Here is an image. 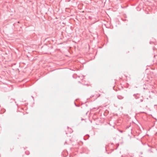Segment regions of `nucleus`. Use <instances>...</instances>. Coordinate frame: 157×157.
Returning <instances> with one entry per match:
<instances>
[{
    "instance_id": "f257e3e1",
    "label": "nucleus",
    "mask_w": 157,
    "mask_h": 157,
    "mask_svg": "<svg viewBox=\"0 0 157 157\" xmlns=\"http://www.w3.org/2000/svg\"><path fill=\"white\" fill-rule=\"evenodd\" d=\"M117 98L119 99H122L124 98V97L120 95L117 96Z\"/></svg>"
},
{
    "instance_id": "f03ea898",
    "label": "nucleus",
    "mask_w": 157,
    "mask_h": 157,
    "mask_svg": "<svg viewBox=\"0 0 157 157\" xmlns=\"http://www.w3.org/2000/svg\"><path fill=\"white\" fill-rule=\"evenodd\" d=\"M138 94H133V96L134 97H135V98H136V99H137L138 97H136V96L137 95H138Z\"/></svg>"
},
{
    "instance_id": "7ed1b4c3",
    "label": "nucleus",
    "mask_w": 157,
    "mask_h": 157,
    "mask_svg": "<svg viewBox=\"0 0 157 157\" xmlns=\"http://www.w3.org/2000/svg\"><path fill=\"white\" fill-rule=\"evenodd\" d=\"M143 101V100L142 99H140V101H139L138 102H142Z\"/></svg>"
},
{
    "instance_id": "20e7f679",
    "label": "nucleus",
    "mask_w": 157,
    "mask_h": 157,
    "mask_svg": "<svg viewBox=\"0 0 157 157\" xmlns=\"http://www.w3.org/2000/svg\"><path fill=\"white\" fill-rule=\"evenodd\" d=\"M25 153L27 154V155H29V152H25Z\"/></svg>"
},
{
    "instance_id": "39448f33",
    "label": "nucleus",
    "mask_w": 157,
    "mask_h": 157,
    "mask_svg": "<svg viewBox=\"0 0 157 157\" xmlns=\"http://www.w3.org/2000/svg\"><path fill=\"white\" fill-rule=\"evenodd\" d=\"M119 131L120 132H121V133H122L123 132L122 131H121V130H119Z\"/></svg>"
},
{
    "instance_id": "423d86ee",
    "label": "nucleus",
    "mask_w": 157,
    "mask_h": 157,
    "mask_svg": "<svg viewBox=\"0 0 157 157\" xmlns=\"http://www.w3.org/2000/svg\"><path fill=\"white\" fill-rule=\"evenodd\" d=\"M130 126H127V127H126V128H128Z\"/></svg>"
},
{
    "instance_id": "0eeeda50",
    "label": "nucleus",
    "mask_w": 157,
    "mask_h": 157,
    "mask_svg": "<svg viewBox=\"0 0 157 157\" xmlns=\"http://www.w3.org/2000/svg\"><path fill=\"white\" fill-rule=\"evenodd\" d=\"M113 127L114 128H115V126H113Z\"/></svg>"
},
{
    "instance_id": "6e6552de",
    "label": "nucleus",
    "mask_w": 157,
    "mask_h": 157,
    "mask_svg": "<svg viewBox=\"0 0 157 157\" xmlns=\"http://www.w3.org/2000/svg\"><path fill=\"white\" fill-rule=\"evenodd\" d=\"M87 135L89 137V136L88 135Z\"/></svg>"
}]
</instances>
